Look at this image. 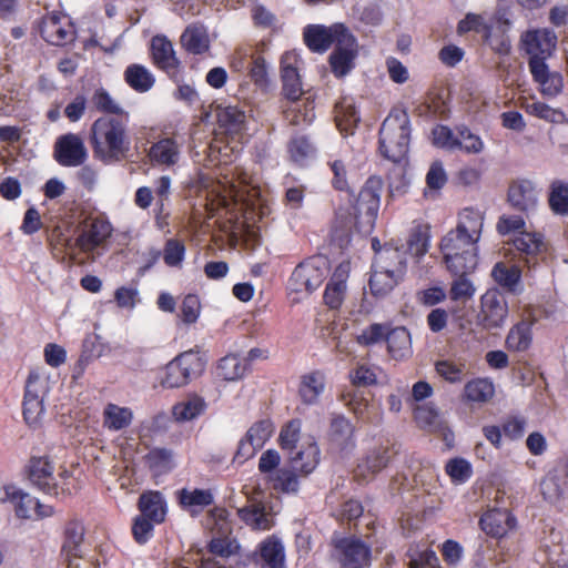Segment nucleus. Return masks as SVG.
Instances as JSON below:
<instances>
[{"label": "nucleus", "mask_w": 568, "mask_h": 568, "mask_svg": "<svg viewBox=\"0 0 568 568\" xmlns=\"http://www.w3.org/2000/svg\"><path fill=\"white\" fill-rule=\"evenodd\" d=\"M95 156L103 161H118L128 151L125 126L114 118L102 116L91 126Z\"/></svg>", "instance_id": "1"}, {"label": "nucleus", "mask_w": 568, "mask_h": 568, "mask_svg": "<svg viewBox=\"0 0 568 568\" xmlns=\"http://www.w3.org/2000/svg\"><path fill=\"white\" fill-rule=\"evenodd\" d=\"M409 119L406 112H392L379 130V148L384 158L399 162L405 158L409 144Z\"/></svg>", "instance_id": "2"}, {"label": "nucleus", "mask_w": 568, "mask_h": 568, "mask_svg": "<svg viewBox=\"0 0 568 568\" xmlns=\"http://www.w3.org/2000/svg\"><path fill=\"white\" fill-rule=\"evenodd\" d=\"M477 242L471 235L452 230L440 242L447 268L452 273H471L477 266Z\"/></svg>", "instance_id": "3"}, {"label": "nucleus", "mask_w": 568, "mask_h": 568, "mask_svg": "<svg viewBox=\"0 0 568 568\" xmlns=\"http://www.w3.org/2000/svg\"><path fill=\"white\" fill-rule=\"evenodd\" d=\"M29 479L37 488L49 495L71 494L68 471H55L48 457H34L29 465Z\"/></svg>", "instance_id": "4"}, {"label": "nucleus", "mask_w": 568, "mask_h": 568, "mask_svg": "<svg viewBox=\"0 0 568 568\" xmlns=\"http://www.w3.org/2000/svg\"><path fill=\"white\" fill-rule=\"evenodd\" d=\"M383 181L369 178L358 193L355 203V219L358 227L365 232L372 230L379 209Z\"/></svg>", "instance_id": "5"}, {"label": "nucleus", "mask_w": 568, "mask_h": 568, "mask_svg": "<svg viewBox=\"0 0 568 568\" xmlns=\"http://www.w3.org/2000/svg\"><path fill=\"white\" fill-rule=\"evenodd\" d=\"M327 274L326 262L322 258H311L300 263L292 273L288 288L292 292L310 295L317 290Z\"/></svg>", "instance_id": "6"}, {"label": "nucleus", "mask_w": 568, "mask_h": 568, "mask_svg": "<svg viewBox=\"0 0 568 568\" xmlns=\"http://www.w3.org/2000/svg\"><path fill=\"white\" fill-rule=\"evenodd\" d=\"M371 555V547L357 538H342L335 542L334 556L343 568H366Z\"/></svg>", "instance_id": "7"}, {"label": "nucleus", "mask_w": 568, "mask_h": 568, "mask_svg": "<svg viewBox=\"0 0 568 568\" xmlns=\"http://www.w3.org/2000/svg\"><path fill=\"white\" fill-rule=\"evenodd\" d=\"M347 29L342 23H335L331 27L311 24L304 29V41L314 52L326 51L333 42L338 45V38L349 36Z\"/></svg>", "instance_id": "8"}, {"label": "nucleus", "mask_w": 568, "mask_h": 568, "mask_svg": "<svg viewBox=\"0 0 568 568\" xmlns=\"http://www.w3.org/2000/svg\"><path fill=\"white\" fill-rule=\"evenodd\" d=\"M524 50L529 54V61L545 62L557 44L556 34L548 29L527 31L521 37Z\"/></svg>", "instance_id": "9"}, {"label": "nucleus", "mask_w": 568, "mask_h": 568, "mask_svg": "<svg viewBox=\"0 0 568 568\" xmlns=\"http://www.w3.org/2000/svg\"><path fill=\"white\" fill-rule=\"evenodd\" d=\"M54 158L63 166H79L88 158L83 140L73 133L60 136L54 145Z\"/></svg>", "instance_id": "10"}, {"label": "nucleus", "mask_w": 568, "mask_h": 568, "mask_svg": "<svg viewBox=\"0 0 568 568\" xmlns=\"http://www.w3.org/2000/svg\"><path fill=\"white\" fill-rule=\"evenodd\" d=\"M540 191L530 180H517L510 183L508 187V203L516 210L530 213L535 211L539 203Z\"/></svg>", "instance_id": "11"}, {"label": "nucleus", "mask_w": 568, "mask_h": 568, "mask_svg": "<svg viewBox=\"0 0 568 568\" xmlns=\"http://www.w3.org/2000/svg\"><path fill=\"white\" fill-rule=\"evenodd\" d=\"M288 460L295 471L306 476L311 474L320 463V448L312 436H305L301 447L288 454Z\"/></svg>", "instance_id": "12"}, {"label": "nucleus", "mask_w": 568, "mask_h": 568, "mask_svg": "<svg viewBox=\"0 0 568 568\" xmlns=\"http://www.w3.org/2000/svg\"><path fill=\"white\" fill-rule=\"evenodd\" d=\"M296 62V55L291 52H286L281 59L283 94L292 102L298 101L304 93Z\"/></svg>", "instance_id": "13"}, {"label": "nucleus", "mask_w": 568, "mask_h": 568, "mask_svg": "<svg viewBox=\"0 0 568 568\" xmlns=\"http://www.w3.org/2000/svg\"><path fill=\"white\" fill-rule=\"evenodd\" d=\"M356 57V42L355 38L343 36L338 38V45L329 57L332 71L337 77H344L354 67V59Z\"/></svg>", "instance_id": "14"}, {"label": "nucleus", "mask_w": 568, "mask_h": 568, "mask_svg": "<svg viewBox=\"0 0 568 568\" xmlns=\"http://www.w3.org/2000/svg\"><path fill=\"white\" fill-rule=\"evenodd\" d=\"M508 315L506 300L497 292H487L481 297V316L487 328L501 326Z\"/></svg>", "instance_id": "15"}, {"label": "nucleus", "mask_w": 568, "mask_h": 568, "mask_svg": "<svg viewBox=\"0 0 568 568\" xmlns=\"http://www.w3.org/2000/svg\"><path fill=\"white\" fill-rule=\"evenodd\" d=\"M529 70L534 80L540 85L544 95L555 97L561 91L562 77L558 72H550L545 62L529 61Z\"/></svg>", "instance_id": "16"}, {"label": "nucleus", "mask_w": 568, "mask_h": 568, "mask_svg": "<svg viewBox=\"0 0 568 568\" xmlns=\"http://www.w3.org/2000/svg\"><path fill=\"white\" fill-rule=\"evenodd\" d=\"M515 518L507 509H491L480 518L481 529L493 536L503 537L515 527Z\"/></svg>", "instance_id": "17"}, {"label": "nucleus", "mask_w": 568, "mask_h": 568, "mask_svg": "<svg viewBox=\"0 0 568 568\" xmlns=\"http://www.w3.org/2000/svg\"><path fill=\"white\" fill-rule=\"evenodd\" d=\"M12 505L16 515L23 519H42L53 514L51 506L40 504L30 494L21 490L18 491Z\"/></svg>", "instance_id": "18"}, {"label": "nucleus", "mask_w": 568, "mask_h": 568, "mask_svg": "<svg viewBox=\"0 0 568 568\" xmlns=\"http://www.w3.org/2000/svg\"><path fill=\"white\" fill-rule=\"evenodd\" d=\"M349 272V264L348 263H342L339 264L335 272L333 273L331 281L328 282L325 293H324V300L325 303L331 308H338L343 301L346 293V280L348 277Z\"/></svg>", "instance_id": "19"}, {"label": "nucleus", "mask_w": 568, "mask_h": 568, "mask_svg": "<svg viewBox=\"0 0 568 568\" xmlns=\"http://www.w3.org/2000/svg\"><path fill=\"white\" fill-rule=\"evenodd\" d=\"M151 51L154 63L166 72L175 71L179 67L173 44L165 36L152 38Z\"/></svg>", "instance_id": "20"}, {"label": "nucleus", "mask_w": 568, "mask_h": 568, "mask_svg": "<svg viewBox=\"0 0 568 568\" xmlns=\"http://www.w3.org/2000/svg\"><path fill=\"white\" fill-rule=\"evenodd\" d=\"M219 133L241 139L245 126V114L236 106H226L217 110Z\"/></svg>", "instance_id": "21"}, {"label": "nucleus", "mask_w": 568, "mask_h": 568, "mask_svg": "<svg viewBox=\"0 0 568 568\" xmlns=\"http://www.w3.org/2000/svg\"><path fill=\"white\" fill-rule=\"evenodd\" d=\"M111 234L110 225L103 221L94 220L87 225L77 239V245L83 252H91L101 245Z\"/></svg>", "instance_id": "22"}, {"label": "nucleus", "mask_w": 568, "mask_h": 568, "mask_svg": "<svg viewBox=\"0 0 568 568\" xmlns=\"http://www.w3.org/2000/svg\"><path fill=\"white\" fill-rule=\"evenodd\" d=\"M178 500L181 507L191 514H197L214 501L211 489L182 488L178 491Z\"/></svg>", "instance_id": "23"}, {"label": "nucleus", "mask_w": 568, "mask_h": 568, "mask_svg": "<svg viewBox=\"0 0 568 568\" xmlns=\"http://www.w3.org/2000/svg\"><path fill=\"white\" fill-rule=\"evenodd\" d=\"M390 458L388 448L379 447L371 452L355 469L357 480L367 481L388 464Z\"/></svg>", "instance_id": "24"}, {"label": "nucleus", "mask_w": 568, "mask_h": 568, "mask_svg": "<svg viewBox=\"0 0 568 568\" xmlns=\"http://www.w3.org/2000/svg\"><path fill=\"white\" fill-rule=\"evenodd\" d=\"M133 412L130 407L108 403L102 413L103 427L111 432H119L128 428L133 422Z\"/></svg>", "instance_id": "25"}, {"label": "nucleus", "mask_w": 568, "mask_h": 568, "mask_svg": "<svg viewBox=\"0 0 568 568\" xmlns=\"http://www.w3.org/2000/svg\"><path fill=\"white\" fill-rule=\"evenodd\" d=\"M374 267L404 276L406 271L405 252L398 247H384L377 251Z\"/></svg>", "instance_id": "26"}, {"label": "nucleus", "mask_w": 568, "mask_h": 568, "mask_svg": "<svg viewBox=\"0 0 568 568\" xmlns=\"http://www.w3.org/2000/svg\"><path fill=\"white\" fill-rule=\"evenodd\" d=\"M182 47L190 53L202 54L210 48V39L205 27L193 23L186 27L181 36Z\"/></svg>", "instance_id": "27"}, {"label": "nucleus", "mask_w": 568, "mask_h": 568, "mask_svg": "<svg viewBox=\"0 0 568 568\" xmlns=\"http://www.w3.org/2000/svg\"><path fill=\"white\" fill-rule=\"evenodd\" d=\"M385 341L387 342L388 353L394 359L408 358L413 353L412 337L405 327L388 329Z\"/></svg>", "instance_id": "28"}, {"label": "nucleus", "mask_w": 568, "mask_h": 568, "mask_svg": "<svg viewBox=\"0 0 568 568\" xmlns=\"http://www.w3.org/2000/svg\"><path fill=\"white\" fill-rule=\"evenodd\" d=\"M206 403L197 394H189L172 407V416L176 422H189L204 413Z\"/></svg>", "instance_id": "29"}, {"label": "nucleus", "mask_w": 568, "mask_h": 568, "mask_svg": "<svg viewBox=\"0 0 568 568\" xmlns=\"http://www.w3.org/2000/svg\"><path fill=\"white\" fill-rule=\"evenodd\" d=\"M175 359L189 383L202 375L207 363L204 354L193 349L181 353Z\"/></svg>", "instance_id": "30"}, {"label": "nucleus", "mask_w": 568, "mask_h": 568, "mask_svg": "<svg viewBox=\"0 0 568 568\" xmlns=\"http://www.w3.org/2000/svg\"><path fill=\"white\" fill-rule=\"evenodd\" d=\"M335 122L342 133H352L359 121L356 108L352 98H343L335 104Z\"/></svg>", "instance_id": "31"}, {"label": "nucleus", "mask_w": 568, "mask_h": 568, "mask_svg": "<svg viewBox=\"0 0 568 568\" xmlns=\"http://www.w3.org/2000/svg\"><path fill=\"white\" fill-rule=\"evenodd\" d=\"M414 418L420 428L428 432H444L447 428L443 414L429 404L417 406Z\"/></svg>", "instance_id": "32"}, {"label": "nucleus", "mask_w": 568, "mask_h": 568, "mask_svg": "<svg viewBox=\"0 0 568 568\" xmlns=\"http://www.w3.org/2000/svg\"><path fill=\"white\" fill-rule=\"evenodd\" d=\"M325 389V376L321 372H312L302 376L300 396L305 404H314Z\"/></svg>", "instance_id": "33"}, {"label": "nucleus", "mask_w": 568, "mask_h": 568, "mask_svg": "<svg viewBox=\"0 0 568 568\" xmlns=\"http://www.w3.org/2000/svg\"><path fill=\"white\" fill-rule=\"evenodd\" d=\"M532 321L523 320L510 328L506 337V345L508 349L515 352H525L529 348L532 341Z\"/></svg>", "instance_id": "34"}, {"label": "nucleus", "mask_w": 568, "mask_h": 568, "mask_svg": "<svg viewBox=\"0 0 568 568\" xmlns=\"http://www.w3.org/2000/svg\"><path fill=\"white\" fill-rule=\"evenodd\" d=\"M139 509L143 516L156 524L164 520L166 513L164 500L158 491L142 494L139 499Z\"/></svg>", "instance_id": "35"}, {"label": "nucleus", "mask_w": 568, "mask_h": 568, "mask_svg": "<svg viewBox=\"0 0 568 568\" xmlns=\"http://www.w3.org/2000/svg\"><path fill=\"white\" fill-rule=\"evenodd\" d=\"M484 225L483 213L474 209H464L459 214L458 224L456 231L459 234L471 235V239L478 242Z\"/></svg>", "instance_id": "36"}, {"label": "nucleus", "mask_w": 568, "mask_h": 568, "mask_svg": "<svg viewBox=\"0 0 568 568\" xmlns=\"http://www.w3.org/2000/svg\"><path fill=\"white\" fill-rule=\"evenodd\" d=\"M41 34L48 42L60 45L71 38V30L68 24H62L60 17L53 14L44 19Z\"/></svg>", "instance_id": "37"}, {"label": "nucleus", "mask_w": 568, "mask_h": 568, "mask_svg": "<svg viewBox=\"0 0 568 568\" xmlns=\"http://www.w3.org/2000/svg\"><path fill=\"white\" fill-rule=\"evenodd\" d=\"M84 537V527L78 520H71L64 528V539L61 547V556L81 554V545Z\"/></svg>", "instance_id": "38"}, {"label": "nucleus", "mask_w": 568, "mask_h": 568, "mask_svg": "<svg viewBox=\"0 0 568 568\" xmlns=\"http://www.w3.org/2000/svg\"><path fill=\"white\" fill-rule=\"evenodd\" d=\"M180 151L178 144L170 138L154 143L149 151L151 161L166 165L176 163Z\"/></svg>", "instance_id": "39"}, {"label": "nucleus", "mask_w": 568, "mask_h": 568, "mask_svg": "<svg viewBox=\"0 0 568 568\" xmlns=\"http://www.w3.org/2000/svg\"><path fill=\"white\" fill-rule=\"evenodd\" d=\"M494 280L510 292H517L521 277V271L517 265H507L506 263H497L493 271Z\"/></svg>", "instance_id": "40"}, {"label": "nucleus", "mask_w": 568, "mask_h": 568, "mask_svg": "<svg viewBox=\"0 0 568 568\" xmlns=\"http://www.w3.org/2000/svg\"><path fill=\"white\" fill-rule=\"evenodd\" d=\"M402 278V275H395L379 267H374L369 278V287L374 295L384 296L388 294Z\"/></svg>", "instance_id": "41"}, {"label": "nucleus", "mask_w": 568, "mask_h": 568, "mask_svg": "<svg viewBox=\"0 0 568 568\" xmlns=\"http://www.w3.org/2000/svg\"><path fill=\"white\" fill-rule=\"evenodd\" d=\"M126 83L138 92H146L154 84V78L143 65L131 64L124 72Z\"/></svg>", "instance_id": "42"}, {"label": "nucleus", "mask_w": 568, "mask_h": 568, "mask_svg": "<svg viewBox=\"0 0 568 568\" xmlns=\"http://www.w3.org/2000/svg\"><path fill=\"white\" fill-rule=\"evenodd\" d=\"M265 483L275 491L278 493H295L298 489V480L295 470L281 468L275 474L268 475Z\"/></svg>", "instance_id": "43"}, {"label": "nucleus", "mask_w": 568, "mask_h": 568, "mask_svg": "<svg viewBox=\"0 0 568 568\" xmlns=\"http://www.w3.org/2000/svg\"><path fill=\"white\" fill-rule=\"evenodd\" d=\"M247 371L246 359L237 355L231 354L223 357L217 366L219 376L225 381H237L242 378Z\"/></svg>", "instance_id": "44"}, {"label": "nucleus", "mask_w": 568, "mask_h": 568, "mask_svg": "<svg viewBox=\"0 0 568 568\" xmlns=\"http://www.w3.org/2000/svg\"><path fill=\"white\" fill-rule=\"evenodd\" d=\"M354 427L343 416H336L332 419L329 439L333 445L343 449L352 444Z\"/></svg>", "instance_id": "45"}, {"label": "nucleus", "mask_w": 568, "mask_h": 568, "mask_svg": "<svg viewBox=\"0 0 568 568\" xmlns=\"http://www.w3.org/2000/svg\"><path fill=\"white\" fill-rule=\"evenodd\" d=\"M50 390L49 375L43 368L33 369L27 379L24 396L44 399Z\"/></svg>", "instance_id": "46"}, {"label": "nucleus", "mask_w": 568, "mask_h": 568, "mask_svg": "<svg viewBox=\"0 0 568 568\" xmlns=\"http://www.w3.org/2000/svg\"><path fill=\"white\" fill-rule=\"evenodd\" d=\"M513 244L527 256H535L545 248L542 236L538 233L520 231L513 239Z\"/></svg>", "instance_id": "47"}, {"label": "nucleus", "mask_w": 568, "mask_h": 568, "mask_svg": "<svg viewBox=\"0 0 568 568\" xmlns=\"http://www.w3.org/2000/svg\"><path fill=\"white\" fill-rule=\"evenodd\" d=\"M239 516L243 521L250 525L253 529H270L272 526L271 516L265 513L264 507L261 505H252L237 510Z\"/></svg>", "instance_id": "48"}, {"label": "nucleus", "mask_w": 568, "mask_h": 568, "mask_svg": "<svg viewBox=\"0 0 568 568\" xmlns=\"http://www.w3.org/2000/svg\"><path fill=\"white\" fill-rule=\"evenodd\" d=\"M261 558L268 568H283L284 549L282 544L274 539L267 538L260 547Z\"/></svg>", "instance_id": "49"}, {"label": "nucleus", "mask_w": 568, "mask_h": 568, "mask_svg": "<svg viewBox=\"0 0 568 568\" xmlns=\"http://www.w3.org/2000/svg\"><path fill=\"white\" fill-rule=\"evenodd\" d=\"M305 436L306 435L301 434L300 420H291L282 428L280 433V444L282 449L290 454L291 452L301 447V443Z\"/></svg>", "instance_id": "50"}, {"label": "nucleus", "mask_w": 568, "mask_h": 568, "mask_svg": "<svg viewBox=\"0 0 568 568\" xmlns=\"http://www.w3.org/2000/svg\"><path fill=\"white\" fill-rule=\"evenodd\" d=\"M494 393L493 383L484 378L470 381L465 386V395L471 402H488L494 396Z\"/></svg>", "instance_id": "51"}, {"label": "nucleus", "mask_w": 568, "mask_h": 568, "mask_svg": "<svg viewBox=\"0 0 568 568\" xmlns=\"http://www.w3.org/2000/svg\"><path fill=\"white\" fill-rule=\"evenodd\" d=\"M485 144L483 140L474 134L468 128L462 126L457 129L456 150H462L468 154H479L484 151Z\"/></svg>", "instance_id": "52"}, {"label": "nucleus", "mask_w": 568, "mask_h": 568, "mask_svg": "<svg viewBox=\"0 0 568 568\" xmlns=\"http://www.w3.org/2000/svg\"><path fill=\"white\" fill-rule=\"evenodd\" d=\"M44 399L24 396L23 399V418L30 427L41 425L44 417Z\"/></svg>", "instance_id": "53"}, {"label": "nucleus", "mask_w": 568, "mask_h": 568, "mask_svg": "<svg viewBox=\"0 0 568 568\" xmlns=\"http://www.w3.org/2000/svg\"><path fill=\"white\" fill-rule=\"evenodd\" d=\"M456 278L453 281L449 296L455 302H467L475 294L474 284L466 277L468 273H453Z\"/></svg>", "instance_id": "54"}, {"label": "nucleus", "mask_w": 568, "mask_h": 568, "mask_svg": "<svg viewBox=\"0 0 568 568\" xmlns=\"http://www.w3.org/2000/svg\"><path fill=\"white\" fill-rule=\"evenodd\" d=\"M549 204L556 213H568V183L556 181L551 184Z\"/></svg>", "instance_id": "55"}, {"label": "nucleus", "mask_w": 568, "mask_h": 568, "mask_svg": "<svg viewBox=\"0 0 568 568\" xmlns=\"http://www.w3.org/2000/svg\"><path fill=\"white\" fill-rule=\"evenodd\" d=\"M160 384L164 388H179L189 384L175 358L165 366Z\"/></svg>", "instance_id": "56"}, {"label": "nucleus", "mask_w": 568, "mask_h": 568, "mask_svg": "<svg viewBox=\"0 0 568 568\" xmlns=\"http://www.w3.org/2000/svg\"><path fill=\"white\" fill-rule=\"evenodd\" d=\"M526 111L529 114L546 120L548 122L559 123L565 119L564 112L539 101H532L530 103H527Z\"/></svg>", "instance_id": "57"}, {"label": "nucleus", "mask_w": 568, "mask_h": 568, "mask_svg": "<svg viewBox=\"0 0 568 568\" xmlns=\"http://www.w3.org/2000/svg\"><path fill=\"white\" fill-rule=\"evenodd\" d=\"M273 433V425L270 420H260L253 424L245 437L258 449L265 444Z\"/></svg>", "instance_id": "58"}, {"label": "nucleus", "mask_w": 568, "mask_h": 568, "mask_svg": "<svg viewBox=\"0 0 568 568\" xmlns=\"http://www.w3.org/2000/svg\"><path fill=\"white\" fill-rule=\"evenodd\" d=\"M387 332V326L374 323L364 328L362 333L357 335L356 341L362 346L375 345L386 338Z\"/></svg>", "instance_id": "59"}, {"label": "nucleus", "mask_w": 568, "mask_h": 568, "mask_svg": "<svg viewBox=\"0 0 568 568\" xmlns=\"http://www.w3.org/2000/svg\"><path fill=\"white\" fill-rule=\"evenodd\" d=\"M93 105L101 112L121 114L123 112L120 103L114 100L104 89H99L92 97Z\"/></svg>", "instance_id": "60"}, {"label": "nucleus", "mask_w": 568, "mask_h": 568, "mask_svg": "<svg viewBox=\"0 0 568 568\" xmlns=\"http://www.w3.org/2000/svg\"><path fill=\"white\" fill-rule=\"evenodd\" d=\"M432 134L433 143L436 146L447 151H456L457 135L448 126L438 125L433 130Z\"/></svg>", "instance_id": "61"}, {"label": "nucleus", "mask_w": 568, "mask_h": 568, "mask_svg": "<svg viewBox=\"0 0 568 568\" xmlns=\"http://www.w3.org/2000/svg\"><path fill=\"white\" fill-rule=\"evenodd\" d=\"M407 246L413 255H424L427 252L428 247L427 232L419 226L414 227L407 240Z\"/></svg>", "instance_id": "62"}, {"label": "nucleus", "mask_w": 568, "mask_h": 568, "mask_svg": "<svg viewBox=\"0 0 568 568\" xmlns=\"http://www.w3.org/2000/svg\"><path fill=\"white\" fill-rule=\"evenodd\" d=\"M446 473L454 483H464L470 477L471 468L465 459L455 458L447 463Z\"/></svg>", "instance_id": "63"}, {"label": "nucleus", "mask_w": 568, "mask_h": 568, "mask_svg": "<svg viewBox=\"0 0 568 568\" xmlns=\"http://www.w3.org/2000/svg\"><path fill=\"white\" fill-rule=\"evenodd\" d=\"M247 68L250 69V77L255 84L265 87L267 84V69L265 60L260 54H252Z\"/></svg>", "instance_id": "64"}]
</instances>
